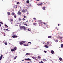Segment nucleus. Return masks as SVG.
I'll return each instance as SVG.
<instances>
[{
    "label": "nucleus",
    "mask_w": 63,
    "mask_h": 63,
    "mask_svg": "<svg viewBox=\"0 0 63 63\" xmlns=\"http://www.w3.org/2000/svg\"><path fill=\"white\" fill-rule=\"evenodd\" d=\"M11 51H12V52H13V51H15V50H14L13 49H11Z\"/></svg>",
    "instance_id": "obj_10"
},
{
    "label": "nucleus",
    "mask_w": 63,
    "mask_h": 63,
    "mask_svg": "<svg viewBox=\"0 0 63 63\" xmlns=\"http://www.w3.org/2000/svg\"><path fill=\"white\" fill-rule=\"evenodd\" d=\"M60 39H61V40H62V37H60Z\"/></svg>",
    "instance_id": "obj_23"
},
{
    "label": "nucleus",
    "mask_w": 63,
    "mask_h": 63,
    "mask_svg": "<svg viewBox=\"0 0 63 63\" xmlns=\"http://www.w3.org/2000/svg\"><path fill=\"white\" fill-rule=\"evenodd\" d=\"M6 30L7 31H9V30L7 29H6Z\"/></svg>",
    "instance_id": "obj_49"
},
{
    "label": "nucleus",
    "mask_w": 63,
    "mask_h": 63,
    "mask_svg": "<svg viewBox=\"0 0 63 63\" xmlns=\"http://www.w3.org/2000/svg\"><path fill=\"white\" fill-rule=\"evenodd\" d=\"M13 35H15V34L14 33H13Z\"/></svg>",
    "instance_id": "obj_61"
},
{
    "label": "nucleus",
    "mask_w": 63,
    "mask_h": 63,
    "mask_svg": "<svg viewBox=\"0 0 63 63\" xmlns=\"http://www.w3.org/2000/svg\"><path fill=\"white\" fill-rule=\"evenodd\" d=\"M59 60H60V61H61L62 60V59L61 58H59Z\"/></svg>",
    "instance_id": "obj_11"
},
{
    "label": "nucleus",
    "mask_w": 63,
    "mask_h": 63,
    "mask_svg": "<svg viewBox=\"0 0 63 63\" xmlns=\"http://www.w3.org/2000/svg\"><path fill=\"white\" fill-rule=\"evenodd\" d=\"M23 46H29V45L28 44H23Z\"/></svg>",
    "instance_id": "obj_12"
},
{
    "label": "nucleus",
    "mask_w": 63,
    "mask_h": 63,
    "mask_svg": "<svg viewBox=\"0 0 63 63\" xmlns=\"http://www.w3.org/2000/svg\"><path fill=\"white\" fill-rule=\"evenodd\" d=\"M26 2L27 3H29V0H27L26 1Z\"/></svg>",
    "instance_id": "obj_24"
},
{
    "label": "nucleus",
    "mask_w": 63,
    "mask_h": 63,
    "mask_svg": "<svg viewBox=\"0 0 63 63\" xmlns=\"http://www.w3.org/2000/svg\"><path fill=\"white\" fill-rule=\"evenodd\" d=\"M42 4H42V3H40V4L39 3L37 4V5L38 6H42Z\"/></svg>",
    "instance_id": "obj_2"
},
{
    "label": "nucleus",
    "mask_w": 63,
    "mask_h": 63,
    "mask_svg": "<svg viewBox=\"0 0 63 63\" xmlns=\"http://www.w3.org/2000/svg\"><path fill=\"white\" fill-rule=\"evenodd\" d=\"M43 23L44 24V25H45V24H46V23L45 22H43Z\"/></svg>",
    "instance_id": "obj_47"
},
{
    "label": "nucleus",
    "mask_w": 63,
    "mask_h": 63,
    "mask_svg": "<svg viewBox=\"0 0 63 63\" xmlns=\"http://www.w3.org/2000/svg\"><path fill=\"white\" fill-rule=\"evenodd\" d=\"M22 11L23 12H25V10H24V9H23L22 10Z\"/></svg>",
    "instance_id": "obj_29"
},
{
    "label": "nucleus",
    "mask_w": 63,
    "mask_h": 63,
    "mask_svg": "<svg viewBox=\"0 0 63 63\" xmlns=\"http://www.w3.org/2000/svg\"><path fill=\"white\" fill-rule=\"evenodd\" d=\"M27 30L28 31H30V30H29V29H27Z\"/></svg>",
    "instance_id": "obj_43"
},
{
    "label": "nucleus",
    "mask_w": 63,
    "mask_h": 63,
    "mask_svg": "<svg viewBox=\"0 0 63 63\" xmlns=\"http://www.w3.org/2000/svg\"><path fill=\"white\" fill-rule=\"evenodd\" d=\"M43 61H46V60L43 59Z\"/></svg>",
    "instance_id": "obj_45"
},
{
    "label": "nucleus",
    "mask_w": 63,
    "mask_h": 63,
    "mask_svg": "<svg viewBox=\"0 0 63 63\" xmlns=\"http://www.w3.org/2000/svg\"><path fill=\"white\" fill-rule=\"evenodd\" d=\"M33 19H34V20H36V19L35 18H33Z\"/></svg>",
    "instance_id": "obj_42"
},
{
    "label": "nucleus",
    "mask_w": 63,
    "mask_h": 63,
    "mask_svg": "<svg viewBox=\"0 0 63 63\" xmlns=\"http://www.w3.org/2000/svg\"><path fill=\"white\" fill-rule=\"evenodd\" d=\"M33 0H30V1H31V2H32V1H33Z\"/></svg>",
    "instance_id": "obj_58"
},
{
    "label": "nucleus",
    "mask_w": 63,
    "mask_h": 63,
    "mask_svg": "<svg viewBox=\"0 0 63 63\" xmlns=\"http://www.w3.org/2000/svg\"><path fill=\"white\" fill-rule=\"evenodd\" d=\"M33 24L34 25H36L37 24V23H33Z\"/></svg>",
    "instance_id": "obj_26"
},
{
    "label": "nucleus",
    "mask_w": 63,
    "mask_h": 63,
    "mask_svg": "<svg viewBox=\"0 0 63 63\" xmlns=\"http://www.w3.org/2000/svg\"><path fill=\"white\" fill-rule=\"evenodd\" d=\"M6 30V29H4L3 30H4V31H5Z\"/></svg>",
    "instance_id": "obj_56"
},
{
    "label": "nucleus",
    "mask_w": 63,
    "mask_h": 63,
    "mask_svg": "<svg viewBox=\"0 0 63 63\" xmlns=\"http://www.w3.org/2000/svg\"><path fill=\"white\" fill-rule=\"evenodd\" d=\"M36 1H40V0H36Z\"/></svg>",
    "instance_id": "obj_59"
},
{
    "label": "nucleus",
    "mask_w": 63,
    "mask_h": 63,
    "mask_svg": "<svg viewBox=\"0 0 63 63\" xmlns=\"http://www.w3.org/2000/svg\"><path fill=\"white\" fill-rule=\"evenodd\" d=\"M7 14L8 15H10L11 14H10V13L9 12H7Z\"/></svg>",
    "instance_id": "obj_15"
},
{
    "label": "nucleus",
    "mask_w": 63,
    "mask_h": 63,
    "mask_svg": "<svg viewBox=\"0 0 63 63\" xmlns=\"http://www.w3.org/2000/svg\"><path fill=\"white\" fill-rule=\"evenodd\" d=\"M40 63H44L42 61H41L40 62Z\"/></svg>",
    "instance_id": "obj_37"
},
{
    "label": "nucleus",
    "mask_w": 63,
    "mask_h": 63,
    "mask_svg": "<svg viewBox=\"0 0 63 63\" xmlns=\"http://www.w3.org/2000/svg\"><path fill=\"white\" fill-rule=\"evenodd\" d=\"M44 52H45V53H46V52H47V51H44Z\"/></svg>",
    "instance_id": "obj_53"
},
{
    "label": "nucleus",
    "mask_w": 63,
    "mask_h": 63,
    "mask_svg": "<svg viewBox=\"0 0 63 63\" xmlns=\"http://www.w3.org/2000/svg\"><path fill=\"white\" fill-rule=\"evenodd\" d=\"M14 18H16V15H14Z\"/></svg>",
    "instance_id": "obj_25"
},
{
    "label": "nucleus",
    "mask_w": 63,
    "mask_h": 63,
    "mask_svg": "<svg viewBox=\"0 0 63 63\" xmlns=\"http://www.w3.org/2000/svg\"><path fill=\"white\" fill-rule=\"evenodd\" d=\"M23 27V26H20V28H21V29H22V28Z\"/></svg>",
    "instance_id": "obj_28"
},
{
    "label": "nucleus",
    "mask_w": 63,
    "mask_h": 63,
    "mask_svg": "<svg viewBox=\"0 0 63 63\" xmlns=\"http://www.w3.org/2000/svg\"><path fill=\"white\" fill-rule=\"evenodd\" d=\"M19 20L20 21L21 20V19L20 18H19Z\"/></svg>",
    "instance_id": "obj_31"
},
{
    "label": "nucleus",
    "mask_w": 63,
    "mask_h": 63,
    "mask_svg": "<svg viewBox=\"0 0 63 63\" xmlns=\"http://www.w3.org/2000/svg\"><path fill=\"white\" fill-rule=\"evenodd\" d=\"M44 28H45V29L46 28V27H44Z\"/></svg>",
    "instance_id": "obj_63"
},
{
    "label": "nucleus",
    "mask_w": 63,
    "mask_h": 63,
    "mask_svg": "<svg viewBox=\"0 0 63 63\" xmlns=\"http://www.w3.org/2000/svg\"><path fill=\"white\" fill-rule=\"evenodd\" d=\"M45 47H46V48H48V46H47V45H45Z\"/></svg>",
    "instance_id": "obj_7"
},
{
    "label": "nucleus",
    "mask_w": 63,
    "mask_h": 63,
    "mask_svg": "<svg viewBox=\"0 0 63 63\" xmlns=\"http://www.w3.org/2000/svg\"><path fill=\"white\" fill-rule=\"evenodd\" d=\"M13 33H15V32H14Z\"/></svg>",
    "instance_id": "obj_64"
},
{
    "label": "nucleus",
    "mask_w": 63,
    "mask_h": 63,
    "mask_svg": "<svg viewBox=\"0 0 63 63\" xmlns=\"http://www.w3.org/2000/svg\"><path fill=\"white\" fill-rule=\"evenodd\" d=\"M38 58H39V59H41V58H42V57L38 56Z\"/></svg>",
    "instance_id": "obj_17"
},
{
    "label": "nucleus",
    "mask_w": 63,
    "mask_h": 63,
    "mask_svg": "<svg viewBox=\"0 0 63 63\" xmlns=\"http://www.w3.org/2000/svg\"><path fill=\"white\" fill-rule=\"evenodd\" d=\"M43 8L44 10H46V9H45V7H43Z\"/></svg>",
    "instance_id": "obj_30"
},
{
    "label": "nucleus",
    "mask_w": 63,
    "mask_h": 63,
    "mask_svg": "<svg viewBox=\"0 0 63 63\" xmlns=\"http://www.w3.org/2000/svg\"><path fill=\"white\" fill-rule=\"evenodd\" d=\"M29 43H30V44H31V43L30 42H29L27 43V44H29Z\"/></svg>",
    "instance_id": "obj_33"
},
{
    "label": "nucleus",
    "mask_w": 63,
    "mask_h": 63,
    "mask_svg": "<svg viewBox=\"0 0 63 63\" xmlns=\"http://www.w3.org/2000/svg\"><path fill=\"white\" fill-rule=\"evenodd\" d=\"M29 14V13L28 12L27 13V15H28Z\"/></svg>",
    "instance_id": "obj_55"
},
{
    "label": "nucleus",
    "mask_w": 63,
    "mask_h": 63,
    "mask_svg": "<svg viewBox=\"0 0 63 63\" xmlns=\"http://www.w3.org/2000/svg\"><path fill=\"white\" fill-rule=\"evenodd\" d=\"M25 25H26V26H27V24H25Z\"/></svg>",
    "instance_id": "obj_57"
},
{
    "label": "nucleus",
    "mask_w": 63,
    "mask_h": 63,
    "mask_svg": "<svg viewBox=\"0 0 63 63\" xmlns=\"http://www.w3.org/2000/svg\"><path fill=\"white\" fill-rule=\"evenodd\" d=\"M19 2H17V4H19Z\"/></svg>",
    "instance_id": "obj_44"
},
{
    "label": "nucleus",
    "mask_w": 63,
    "mask_h": 63,
    "mask_svg": "<svg viewBox=\"0 0 63 63\" xmlns=\"http://www.w3.org/2000/svg\"><path fill=\"white\" fill-rule=\"evenodd\" d=\"M24 18H26V16H25L24 17Z\"/></svg>",
    "instance_id": "obj_40"
},
{
    "label": "nucleus",
    "mask_w": 63,
    "mask_h": 63,
    "mask_svg": "<svg viewBox=\"0 0 63 63\" xmlns=\"http://www.w3.org/2000/svg\"><path fill=\"white\" fill-rule=\"evenodd\" d=\"M31 59H30L28 58V59H25V60H31Z\"/></svg>",
    "instance_id": "obj_14"
},
{
    "label": "nucleus",
    "mask_w": 63,
    "mask_h": 63,
    "mask_svg": "<svg viewBox=\"0 0 63 63\" xmlns=\"http://www.w3.org/2000/svg\"><path fill=\"white\" fill-rule=\"evenodd\" d=\"M12 15H16V14L12 12Z\"/></svg>",
    "instance_id": "obj_16"
},
{
    "label": "nucleus",
    "mask_w": 63,
    "mask_h": 63,
    "mask_svg": "<svg viewBox=\"0 0 63 63\" xmlns=\"http://www.w3.org/2000/svg\"><path fill=\"white\" fill-rule=\"evenodd\" d=\"M35 59L36 60H37V58L35 57V58L34 59Z\"/></svg>",
    "instance_id": "obj_54"
},
{
    "label": "nucleus",
    "mask_w": 63,
    "mask_h": 63,
    "mask_svg": "<svg viewBox=\"0 0 63 63\" xmlns=\"http://www.w3.org/2000/svg\"><path fill=\"white\" fill-rule=\"evenodd\" d=\"M0 23L1 24H3V23H2V22H1Z\"/></svg>",
    "instance_id": "obj_36"
},
{
    "label": "nucleus",
    "mask_w": 63,
    "mask_h": 63,
    "mask_svg": "<svg viewBox=\"0 0 63 63\" xmlns=\"http://www.w3.org/2000/svg\"><path fill=\"white\" fill-rule=\"evenodd\" d=\"M23 21H24V20H25L26 19H24V18H23Z\"/></svg>",
    "instance_id": "obj_35"
},
{
    "label": "nucleus",
    "mask_w": 63,
    "mask_h": 63,
    "mask_svg": "<svg viewBox=\"0 0 63 63\" xmlns=\"http://www.w3.org/2000/svg\"><path fill=\"white\" fill-rule=\"evenodd\" d=\"M46 23L47 24H48V22H46Z\"/></svg>",
    "instance_id": "obj_39"
},
{
    "label": "nucleus",
    "mask_w": 63,
    "mask_h": 63,
    "mask_svg": "<svg viewBox=\"0 0 63 63\" xmlns=\"http://www.w3.org/2000/svg\"><path fill=\"white\" fill-rule=\"evenodd\" d=\"M39 24H40L41 25H43V22H41L40 21L39 22Z\"/></svg>",
    "instance_id": "obj_3"
},
{
    "label": "nucleus",
    "mask_w": 63,
    "mask_h": 63,
    "mask_svg": "<svg viewBox=\"0 0 63 63\" xmlns=\"http://www.w3.org/2000/svg\"><path fill=\"white\" fill-rule=\"evenodd\" d=\"M21 42H22V43H25V42H25V41H22Z\"/></svg>",
    "instance_id": "obj_27"
},
{
    "label": "nucleus",
    "mask_w": 63,
    "mask_h": 63,
    "mask_svg": "<svg viewBox=\"0 0 63 63\" xmlns=\"http://www.w3.org/2000/svg\"><path fill=\"white\" fill-rule=\"evenodd\" d=\"M1 24H0V27H1Z\"/></svg>",
    "instance_id": "obj_60"
},
{
    "label": "nucleus",
    "mask_w": 63,
    "mask_h": 63,
    "mask_svg": "<svg viewBox=\"0 0 63 63\" xmlns=\"http://www.w3.org/2000/svg\"><path fill=\"white\" fill-rule=\"evenodd\" d=\"M61 47L62 48L63 47V44H62L61 45Z\"/></svg>",
    "instance_id": "obj_22"
},
{
    "label": "nucleus",
    "mask_w": 63,
    "mask_h": 63,
    "mask_svg": "<svg viewBox=\"0 0 63 63\" xmlns=\"http://www.w3.org/2000/svg\"><path fill=\"white\" fill-rule=\"evenodd\" d=\"M49 42H47V45H48V44H49Z\"/></svg>",
    "instance_id": "obj_52"
},
{
    "label": "nucleus",
    "mask_w": 63,
    "mask_h": 63,
    "mask_svg": "<svg viewBox=\"0 0 63 63\" xmlns=\"http://www.w3.org/2000/svg\"><path fill=\"white\" fill-rule=\"evenodd\" d=\"M17 57V56H16V57H14V59H16V57Z\"/></svg>",
    "instance_id": "obj_20"
},
{
    "label": "nucleus",
    "mask_w": 63,
    "mask_h": 63,
    "mask_svg": "<svg viewBox=\"0 0 63 63\" xmlns=\"http://www.w3.org/2000/svg\"><path fill=\"white\" fill-rule=\"evenodd\" d=\"M5 26H6V27H8V26H7V25H6V24H5Z\"/></svg>",
    "instance_id": "obj_48"
},
{
    "label": "nucleus",
    "mask_w": 63,
    "mask_h": 63,
    "mask_svg": "<svg viewBox=\"0 0 63 63\" xmlns=\"http://www.w3.org/2000/svg\"><path fill=\"white\" fill-rule=\"evenodd\" d=\"M9 20H10L11 22H12V21H13V19H10Z\"/></svg>",
    "instance_id": "obj_19"
},
{
    "label": "nucleus",
    "mask_w": 63,
    "mask_h": 63,
    "mask_svg": "<svg viewBox=\"0 0 63 63\" xmlns=\"http://www.w3.org/2000/svg\"><path fill=\"white\" fill-rule=\"evenodd\" d=\"M51 53H52V54H53L54 53V52L53 50H51Z\"/></svg>",
    "instance_id": "obj_6"
},
{
    "label": "nucleus",
    "mask_w": 63,
    "mask_h": 63,
    "mask_svg": "<svg viewBox=\"0 0 63 63\" xmlns=\"http://www.w3.org/2000/svg\"><path fill=\"white\" fill-rule=\"evenodd\" d=\"M31 4H29L28 6H31Z\"/></svg>",
    "instance_id": "obj_32"
},
{
    "label": "nucleus",
    "mask_w": 63,
    "mask_h": 63,
    "mask_svg": "<svg viewBox=\"0 0 63 63\" xmlns=\"http://www.w3.org/2000/svg\"><path fill=\"white\" fill-rule=\"evenodd\" d=\"M52 37V36H48V38H51Z\"/></svg>",
    "instance_id": "obj_21"
},
{
    "label": "nucleus",
    "mask_w": 63,
    "mask_h": 63,
    "mask_svg": "<svg viewBox=\"0 0 63 63\" xmlns=\"http://www.w3.org/2000/svg\"><path fill=\"white\" fill-rule=\"evenodd\" d=\"M30 54V53H27L26 54V55H29Z\"/></svg>",
    "instance_id": "obj_13"
},
{
    "label": "nucleus",
    "mask_w": 63,
    "mask_h": 63,
    "mask_svg": "<svg viewBox=\"0 0 63 63\" xmlns=\"http://www.w3.org/2000/svg\"><path fill=\"white\" fill-rule=\"evenodd\" d=\"M17 14L18 15H21V12H20V11H18Z\"/></svg>",
    "instance_id": "obj_1"
},
{
    "label": "nucleus",
    "mask_w": 63,
    "mask_h": 63,
    "mask_svg": "<svg viewBox=\"0 0 63 63\" xmlns=\"http://www.w3.org/2000/svg\"><path fill=\"white\" fill-rule=\"evenodd\" d=\"M47 4H48V5H49V4H50V3H49V2H48L47 3Z\"/></svg>",
    "instance_id": "obj_50"
},
{
    "label": "nucleus",
    "mask_w": 63,
    "mask_h": 63,
    "mask_svg": "<svg viewBox=\"0 0 63 63\" xmlns=\"http://www.w3.org/2000/svg\"><path fill=\"white\" fill-rule=\"evenodd\" d=\"M22 28H23L24 30H26V28H25V27L24 26H23Z\"/></svg>",
    "instance_id": "obj_9"
},
{
    "label": "nucleus",
    "mask_w": 63,
    "mask_h": 63,
    "mask_svg": "<svg viewBox=\"0 0 63 63\" xmlns=\"http://www.w3.org/2000/svg\"><path fill=\"white\" fill-rule=\"evenodd\" d=\"M32 58H33V59H35V57H32Z\"/></svg>",
    "instance_id": "obj_38"
},
{
    "label": "nucleus",
    "mask_w": 63,
    "mask_h": 63,
    "mask_svg": "<svg viewBox=\"0 0 63 63\" xmlns=\"http://www.w3.org/2000/svg\"><path fill=\"white\" fill-rule=\"evenodd\" d=\"M59 25H59V24H58V26H59Z\"/></svg>",
    "instance_id": "obj_62"
},
{
    "label": "nucleus",
    "mask_w": 63,
    "mask_h": 63,
    "mask_svg": "<svg viewBox=\"0 0 63 63\" xmlns=\"http://www.w3.org/2000/svg\"><path fill=\"white\" fill-rule=\"evenodd\" d=\"M58 42V40H56L55 41V42Z\"/></svg>",
    "instance_id": "obj_34"
},
{
    "label": "nucleus",
    "mask_w": 63,
    "mask_h": 63,
    "mask_svg": "<svg viewBox=\"0 0 63 63\" xmlns=\"http://www.w3.org/2000/svg\"><path fill=\"white\" fill-rule=\"evenodd\" d=\"M2 58H3V55L1 54L0 56V60H1V59H2Z\"/></svg>",
    "instance_id": "obj_5"
},
{
    "label": "nucleus",
    "mask_w": 63,
    "mask_h": 63,
    "mask_svg": "<svg viewBox=\"0 0 63 63\" xmlns=\"http://www.w3.org/2000/svg\"><path fill=\"white\" fill-rule=\"evenodd\" d=\"M23 44V43H22V41L20 42V44L21 46H22V44Z\"/></svg>",
    "instance_id": "obj_8"
},
{
    "label": "nucleus",
    "mask_w": 63,
    "mask_h": 63,
    "mask_svg": "<svg viewBox=\"0 0 63 63\" xmlns=\"http://www.w3.org/2000/svg\"><path fill=\"white\" fill-rule=\"evenodd\" d=\"M12 38H16V37H17V36L16 35H13L12 36Z\"/></svg>",
    "instance_id": "obj_4"
},
{
    "label": "nucleus",
    "mask_w": 63,
    "mask_h": 63,
    "mask_svg": "<svg viewBox=\"0 0 63 63\" xmlns=\"http://www.w3.org/2000/svg\"><path fill=\"white\" fill-rule=\"evenodd\" d=\"M46 26L47 27H48V25H47V24L46 25Z\"/></svg>",
    "instance_id": "obj_46"
},
{
    "label": "nucleus",
    "mask_w": 63,
    "mask_h": 63,
    "mask_svg": "<svg viewBox=\"0 0 63 63\" xmlns=\"http://www.w3.org/2000/svg\"><path fill=\"white\" fill-rule=\"evenodd\" d=\"M14 50H16V47H15L14 48Z\"/></svg>",
    "instance_id": "obj_18"
},
{
    "label": "nucleus",
    "mask_w": 63,
    "mask_h": 63,
    "mask_svg": "<svg viewBox=\"0 0 63 63\" xmlns=\"http://www.w3.org/2000/svg\"><path fill=\"white\" fill-rule=\"evenodd\" d=\"M5 34H6L5 33H4V36H5Z\"/></svg>",
    "instance_id": "obj_51"
},
{
    "label": "nucleus",
    "mask_w": 63,
    "mask_h": 63,
    "mask_svg": "<svg viewBox=\"0 0 63 63\" xmlns=\"http://www.w3.org/2000/svg\"><path fill=\"white\" fill-rule=\"evenodd\" d=\"M5 45H7V42H5Z\"/></svg>",
    "instance_id": "obj_41"
}]
</instances>
